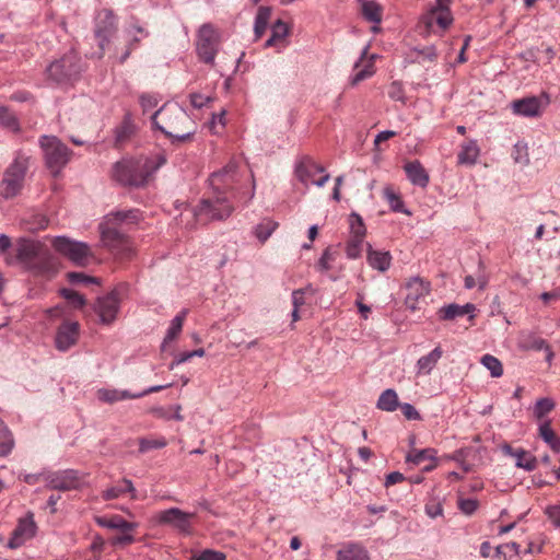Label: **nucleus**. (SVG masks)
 <instances>
[{
	"mask_svg": "<svg viewBox=\"0 0 560 560\" xmlns=\"http://www.w3.org/2000/svg\"><path fill=\"white\" fill-rule=\"evenodd\" d=\"M450 0H435V4L423 16V23L431 28L435 23L442 31L448 28L454 19L450 8Z\"/></svg>",
	"mask_w": 560,
	"mask_h": 560,
	"instance_id": "obj_15",
	"label": "nucleus"
},
{
	"mask_svg": "<svg viewBox=\"0 0 560 560\" xmlns=\"http://www.w3.org/2000/svg\"><path fill=\"white\" fill-rule=\"evenodd\" d=\"M513 457L516 458L515 465L518 468H523L527 471H532L537 467V459L525 450L518 448L513 453Z\"/></svg>",
	"mask_w": 560,
	"mask_h": 560,
	"instance_id": "obj_38",
	"label": "nucleus"
},
{
	"mask_svg": "<svg viewBox=\"0 0 560 560\" xmlns=\"http://www.w3.org/2000/svg\"><path fill=\"white\" fill-rule=\"evenodd\" d=\"M330 252H329V248L325 249L324 253L322 254L319 260H318V268L322 270V271H327L330 269V265H329V260H330Z\"/></svg>",
	"mask_w": 560,
	"mask_h": 560,
	"instance_id": "obj_64",
	"label": "nucleus"
},
{
	"mask_svg": "<svg viewBox=\"0 0 560 560\" xmlns=\"http://www.w3.org/2000/svg\"><path fill=\"white\" fill-rule=\"evenodd\" d=\"M54 248L71 262L85 267L94 258L91 247L83 242L73 241L66 236H57L52 241Z\"/></svg>",
	"mask_w": 560,
	"mask_h": 560,
	"instance_id": "obj_8",
	"label": "nucleus"
},
{
	"mask_svg": "<svg viewBox=\"0 0 560 560\" xmlns=\"http://www.w3.org/2000/svg\"><path fill=\"white\" fill-rule=\"evenodd\" d=\"M402 480H405V476L401 472L393 471L386 476L384 486L388 488L393 485L401 482Z\"/></svg>",
	"mask_w": 560,
	"mask_h": 560,
	"instance_id": "obj_61",
	"label": "nucleus"
},
{
	"mask_svg": "<svg viewBox=\"0 0 560 560\" xmlns=\"http://www.w3.org/2000/svg\"><path fill=\"white\" fill-rule=\"evenodd\" d=\"M80 325L77 322H63L56 334L55 345L60 351H67L78 341Z\"/></svg>",
	"mask_w": 560,
	"mask_h": 560,
	"instance_id": "obj_16",
	"label": "nucleus"
},
{
	"mask_svg": "<svg viewBox=\"0 0 560 560\" xmlns=\"http://www.w3.org/2000/svg\"><path fill=\"white\" fill-rule=\"evenodd\" d=\"M538 431H539V436L544 440V442L547 443L553 452L559 453L560 452V438L552 430L550 421L549 420L542 421L539 424Z\"/></svg>",
	"mask_w": 560,
	"mask_h": 560,
	"instance_id": "obj_31",
	"label": "nucleus"
},
{
	"mask_svg": "<svg viewBox=\"0 0 560 560\" xmlns=\"http://www.w3.org/2000/svg\"><path fill=\"white\" fill-rule=\"evenodd\" d=\"M513 159L515 163L528 165L529 164V155L527 145L524 143H516L513 148Z\"/></svg>",
	"mask_w": 560,
	"mask_h": 560,
	"instance_id": "obj_50",
	"label": "nucleus"
},
{
	"mask_svg": "<svg viewBox=\"0 0 560 560\" xmlns=\"http://www.w3.org/2000/svg\"><path fill=\"white\" fill-rule=\"evenodd\" d=\"M277 228L276 221L265 218L254 228V235L260 243H265Z\"/></svg>",
	"mask_w": 560,
	"mask_h": 560,
	"instance_id": "obj_34",
	"label": "nucleus"
},
{
	"mask_svg": "<svg viewBox=\"0 0 560 560\" xmlns=\"http://www.w3.org/2000/svg\"><path fill=\"white\" fill-rule=\"evenodd\" d=\"M120 308V293L113 290L107 294L100 296L93 305L94 312L98 315L103 325L113 324Z\"/></svg>",
	"mask_w": 560,
	"mask_h": 560,
	"instance_id": "obj_14",
	"label": "nucleus"
},
{
	"mask_svg": "<svg viewBox=\"0 0 560 560\" xmlns=\"http://www.w3.org/2000/svg\"><path fill=\"white\" fill-rule=\"evenodd\" d=\"M388 96L394 101L406 103L405 91L400 82L394 81L389 85Z\"/></svg>",
	"mask_w": 560,
	"mask_h": 560,
	"instance_id": "obj_54",
	"label": "nucleus"
},
{
	"mask_svg": "<svg viewBox=\"0 0 560 560\" xmlns=\"http://www.w3.org/2000/svg\"><path fill=\"white\" fill-rule=\"evenodd\" d=\"M545 513L551 521L552 525L560 528V503L547 506Z\"/></svg>",
	"mask_w": 560,
	"mask_h": 560,
	"instance_id": "obj_58",
	"label": "nucleus"
},
{
	"mask_svg": "<svg viewBox=\"0 0 560 560\" xmlns=\"http://www.w3.org/2000/svg\"><path fill=\"white\" fill-rule=\"evenodd\" d=\"M458 508L464 514L471 515L478 508V501L475 499H460Z\"/></svg>",
	"mask_w": 560,
	"mask_h": 560,
	"instance_id": "obj_59",
	"label": "nucleus"
},
{
	"mask_svg": "<svg viewBox=\"0 0 560 560\" xmlns=\"http://www.w3.org/2000/svg\"><path fill=\"white\" fill-rule=\"evenodd\" d=\"M67 279L69 282L73 283V284H79V283H83V284H90V283H97V279L94 278V277H90L83 272H68L67 273Z\"/></svg>",
	"mask_w": 560,
	"mask_h": 560,
	"instance_id": "obj_53",
	"label": "nucleus"
},
{
	"mask_svg": "<svg viewBox=\"0 0 560 560\" xmlns=\"http://www.w3.org/2000/svg\"><path fill=\"white\" fill-rule=\"evenodd\" d=\"M127 32L130 37L128 44L126 45L125 49L121 51L120 55H118V51H116V56L120 63H124L129 58L131 51L136 48V46L143 38L149 36V33L138 24L130 25Z\"/></svg>",
	"mask_w": 560,
	"mask_h": 560,
	"instance_id": "obj_22",
	"label": "nucleus"
},
{
	"mask_svg": "<svg viewBox=\"0 0 560 560\" xmlns=\"http://www.w3.org/2000/svg\"><path fill=\"white\" fill-rule=\"evenodd\" d=\"M139 102L143 112H147L158 106L160 97L158 94L143 93L139 96Z\"/></svg>",
	"mask_w": 560,
	"mask_h": 560,
	"instance_id": "obj_52",
	"label": "nucleus"
},
{
	"mask_svg": "<svg viewBox=\"0 0 560 560\" xmlns=\"http://www.w3.org/2000/svg\"><path fill=\"white\" fill-rule=\"evenodd\" d=\"M364 19L374 24L382 22V7L374 0H359Z\"/></svg>",
	"mask_w": 560,
	"mask_h": 560,
	"instance_id": "obj_32",
	"label": "nucleus"
},
{
	"mask_svg": "<svg viewBox=\"0 0 560 560\" xmlns=\"http://www.w3.org/2000/svg\"><path fill=\"white\" fill-rule=\"evenodd\" d=\"M166 440L164 438L160 439H140L139 440V452L147 453L151 450L163 448L166 446Z\"/></svg>",
	"mask_w": 560,
	"mask_h": 560,
	"instance_id": "obj_48",
	"label": "nucleus"
},
{
	"mask_svg": "<svg viewBox=\"0 0 560 560\" xmlns=\"http://www.w3.org/2000/svg\"><path fill=\"white\" fill-rule=\"evenodd\" d=\"M35 529L36 525L32 515L21 518L8 541V547L10 549L21 547L26 540L31 539L35 535Z\"/></svg>",
	"mask_w": 560,
	"mask_h": 560,
	"instance_id": "obj_17",
	"label": "nucleus"
},
{
	"mask_svg": "<svg viewBox=\"0 0 560 560\" xmlns=\"http://www.w3.org/2000/svg\"><path fill=\"white\" fill-rule=\"evenodd\" d=\"M349 224H350L351 237L364 240L365 234H366V229H365V225L363 223V219L361 218V215L358 214L357 212H352L349 215Z\"/></svg>",
	"mask_w": 560,
	"mask_h": 560,
	"instance_id": "obj_42",
	"label": "nucleus"
},
{
	"mask_svg": "<svg viewBox=\"0 0 560 560\" xmlns=\"http://www.w3.org/2000/svg\"><path fill=\"white\" fill-rule=\"evenodd\" d=\"M465 288L470 290L478 287L479 290H485L488 284V278L483 271L482 262H479V269L476 276H466L464 279Z\"/></svg>",
	"mask_w": 560,
	"mask_h": 560,
	"instance_id": "obj_41",
	"label": "nucleus"
},
{
	"mask_svg": "<svg viewBox=\"0 0 560 560\" xmlns=\"http://www.w3.org/2000/svg\"><path fill=\"white\" fill-rule=\"evenodd\" d=\"M480 154V149L477 141L469 140L462 144L460 151L457 155V162L462 165H474Z\"/></svg>",
	"mask_w": 560,
	"mask_h": 560,
	"instance_id": "obj_27",
	"label": "nucleus"
},
{
	"mask_svg": "<svg viewBox=\"0 0 560 560\" xmlns=\"http://www.w3.org/2000/svg\"><path fill=\"white\" fill-rule=\"evenodd\" d=\"M419 55L422 56L423 60L434 61L438 57L436 49L434 46H427L419 50Z\"/></svg>",
	"mask_w": 560,
	"mask_h": 560,
	"instance_id": "obj_63",
	"label": "nucleus"
},
{
	"mask_svg": "<svg viewBox=\"0 0 560 560\" xmlns=\"http://www.w3.org/2000/svg\"><path fill=\"white\" fill-rule=\"evenodd\" d=\"M425 513L429 517L435 518L443 515L442 503L438 500L429 501L424 506Z\"/></svg>",
	"mask_w": 560,
	"mask_h": 560,
	"instance_id": "obj_56",
	"label": "nucleus"
},
{
	"mask_svg": "<svg viewBox=\"0 0 560 560\" xmlns=\"http://www.w3.org/2000/svg\"><path fill=\"white\" fill-rule=\"evenodd\" d=\"M28 168V156L19 152L14 161L5 170L0 184L1 196L5 199L13 198L23 188L25 175Z\"/></svg>",
	"mask_w": 560,
	"mask_h": 560,
	"instance_id": "obj_5",
	"label": "nucleus"
},
{
	"mask_svg": "<svg viewBox=\"0 0 560 560\" xmlns=\"http://www.w3.org/2000/svg\"><path fill=\"white\" fill-rule=\"evenodd\" d=\"M404 170L407 178L412 185L421 188H425L428 186L430 182L429 173L418 160L406 163Z\"/></svg>",
	"mask_w": 560,
	"mask_h": 560,
	"instance_id": "obj_21",
	"label": "nucleus"
},
{
	"mask_svg": "<svg viewBox=\"0 0 560 560\" xmlns=\"http://www.w3.org/2000/svg\"><path fill=\"white\" fill-rule=\"evenodd\" d=\"M226 557L223 552L212 550V549H205L199 555L194 556L192 560H225Z\"/></svg>",
	"mask_w": 560,
	"mask_h": 560,
	"instance_id": "obj_55",
	"label": "nucleus"
},
{
	"mask_svg": "<svg viewBox=\"0 0 560 560\" xmlns=\"http://www.w3.org/2000/svg\"><path fill=\"white\" fill-rule=\"evenodd\" d=\"M60 294L74 308H82L85 305V303H86L85 298L82 294H80L79 292H77V291H74L72 289L63 288V289L60 290Z\"/></svg>",
	"mask_w": 560,
	"mask_h": 560,
	"instance_id": "obj_46",
	"label": "nucleus"
},
{
	"mask_svg": "<svg viewBox=\"0 0 560 560\" xmlns=\"http://www.w3.org/2000/svg\"><path fill=\"white\" fill-rule=\"evenodd\" d=\"M337 560H371L368 549L360 542L350 541L337 551Z\"/></svg>",
	"mask_w": 560,
	"mask_h": 560,
	"instance_id": "obj_23",
	"label": "nucleus"
},
{
	"mask_svg": "<svg viewBox=\"0 0 560 560\" xmlns=\"http://www.w3.org/2000/svg\"><path fill=\"white\" fill-rule=\"evenodd\" d=\"M399 406L398 396L394 389L384 390L376 402V407L384 411H395Z\"/></svg>",
	"mask_w": 560,
	"mask_h": 560,
	"instance_id": "obj_35",
	"label": "nucleus"
},
{
	"mask_svg": "<svg viewBox=\"0 0 560 560\" xmlns=\"http://www.w3.org/2000/svg\"><path fill=\"white\" fill-rule=\"evenodd\" d=\"M400 409H401L402 415L408 420H419L421 418L418 410L411 404L405 402V404L400 405Z\"/></svg>",
	"mask_w": 560,
	"mask_h": 560,
	"instance_id": "obj_60",
	"label": "nucleus"
},
{
	"mask_svg": "<svg viewBox=\"0 0 560 560\" xmlns=\"http://www.w3.org/2000/svg\"><path fill=\"white\" fill-rule=\"evenodd\" d=\"M82 71L81 60L77 52L69 51L47 68L48 78L57 84L75 80Z\"/></svg>",
	"mask_w": 560,
	"mask_h": 560,
	"instance_id": "obj_6",
	"label": "nucleus"
},
{
	"mask_svg": "<svg viewBox=\"0 0 560 560\" xmlns=\"http://www.w3.org/2000/svg\"><path fill=\"white\" fill-rule=\"evenodd\" d=\"M140 212L138 210H119L112 212L105 217V221L118 226L122 222H136L139 220Z\"/></svg>",
	"mask_w": 560,
	"mask_h": 560,
	"instance_id": "obj_33",
	"label": "nucleus"
},
{
	"mask_svg": "<svg viewBox=\"0 0 560 560\" xmlns=\"http://www.w3.org/2000/svg\"><path fill=\"white\" fill-rule=\"evenodd\" d=\"M14 446V439L9 430V428L4 424V422L0 419V456H7L11 453Z\"/></svg>",
	"mask_w": 560,
	"mask_h": 560,
	"instance_id": "obj_37",
	"label": "nucleus"
},
{
	"mask_svg": "<svg viewBox=\"0 0 560 560\" xmlns=\"http://www.w3.org/2000/svg\"><path fill=\"white\" fill-rule=\"evenodd\" d=\"M324 172H325L324 167L320 166L319 164H317L314 160H312L310 158H304L295 166L296 177L305 186H307L308 184H312V180H314V177L316 174L324 173Z\"/></svg>",
	"mask_w": 560,
	"mask_h": 560,
	"instance_id": "obj_20",
	"label": "nucleus"
},
{
	"mask_svg": "<svg viewBox=\"0 0 560 560\" xmlns=\"http://www.w3.org/2000/svg\"><path fill=\"white\" fill-rule=\"evenodd\" d=\"M101 240L103 244L118 255L130 257L132 246L128 236L118 226L104 221L100 224Z\"/></svg>",
	"mask_w": 560,
	"mask_h": 560,
	"instance_id": "obj_10",
	"label": "nucleus"
},
{
	"mask_svg": "<svg viewBox=\"0 0 560 560\" xmlns=\"http://www.w3.org/2000/svg\"><path fill=\"white\" fill-rule=\"evenodd\" d=\"M555 408V402L550 398H540L536 401L534 407V415L537 419H542Z\"/></svg>",
	"mask_w": 560,
	"mask_h": 560,
	"instance_id": "obj_47",
	"label": "nucleus"
},
{
	"mask_svg": "<svg viewBox=\"0 0 560 560\" xmlns=\"http://www.w3.org/2000/svg\"><path fill=\"white\" fill-rule=\"evenodd\" d=\"M97 398L101 401H104L107 404H114V402H117L120 400L141 398V395L132 394L129 390H120V389H115V388H101L97 390Z\"/></svg>",
	"mask_w": 560,
	"mask_h": 560,
	"instance_id": "obj_26",
	"label": "nucleus"
},
{
	"mask_svg": "<svg viewBox=\"0 0 560 560\" xmlns=\"http://www.w3.org/2000/svg\"><path fill=\"white\" fill-rule=\"evenodd\" d=\"M374 73V67L372 62H369L364 68L359 69L350 80L351 85H357L361 81L370 78Z\"/></svg>",
	"mask_w": 560,
	"mask_h": 560,
	"instance_id": "obj_51",
	"label": "nucleus"
},
{
	"mask_svg": "<svg viewBox=\"0 0 560 560\" xmlns=\"http://www.w3.org/2000/svg\"><path fill=\"white\" fill-rule=\"evenodd\" d=\"M271 34L273 35V38L281 40L288 36L289 27L284 22L278 20L271 27Z\"/></svg>",
	"mask_w": 560,
	"mask_h": 560,
	"instance_id": "obj_57",
	"label": "nucleus"
},
{
	"mask_svg": "<svg viewBox=\"0 0 560 560\" xmlns=\"http://www.w3.org/2000/svg\"><path fill=\"white\" fill-rule=\"evenodd\" d=\"M221 37L219 31L211 24H202L197 32L196 51L199 59L210 66L214 65Z\"/></svg>",
	"mask_w": 560,
	"mask_h": 560,
	"instance_id": "obj_7",
	"label": "nucleus"
},
{
	"mask_svg": "<svg viewBox=\"0 0 560 560\" xmlns=\"http://www.w3.org/2000/svg\"><path fill=\"white\" fill-rule=\"evenodd\" d=\"M481 364L489 370L492 377H500L503 374V366L501 361L492 354H485L481 360Z\"/></svg>",
	"mask_w": 560,
	"mask_h": 560,
	"instance_id": "obj_43",
	"label": "nucleus"
},
{
	"mask_svg": "<svg viewBox=\"0 0 560 560\" xmlns=\"http://www.w3.org/2000/svg\"><path fill=\"white\" fill-rule=\"evenodd\" d=\"M125 493H129L132 500L137 499V490L130 479L124 478L121 485L110 487L106 489L102 497L104 500H114L121 497Z\"/></svg>",
	"mask_w": 560,
	"mask_h": 560,
	"instance_id": "obj_28",
	"label": "nucleus"
},
{
	"mask_svg": "<svg viewBox=\"0 0 560 560\" xmlns=\"http://www.w3.org/2000/svg\"><path fill=\"white\" fill-rule=\"evenodd\" d=\"M96 523L102 527L119 529L122 533L132 532L137 527L136 523L127 522L120 515H114L112 517H97Z\"/></svg>",
	"mask_w": 560,
	"mask_h": 560,
	"instance_id": "obj_30",
	"label": "nucleus"
},
{
	"mask_svg": "<svg viewBox=\"0 0 560 560\" xmlns=\"http://www.w3.org/2000/svg\"><path fill=\"white\" fill-rule=\"evenodd\" d=\"M442 354L441 347H435L429 354L421 357L417 361V374H430L442 358Z\"/></svg>",
	"mask_w": 560,
	"mask_h": 560,
	"instance_id": "obj_29",
	"label": "nucleus"
},
{
	"mask_svg": "<svg viewBox=\"0 0 560 560\" xmlns=\"http://www.w3.org/2000/svg\"><path fill=\"white\" fill-rule=\"evenodd\" d=\"M363 241L362 238L350 237L346 246L348 258L355 259L361 255Z\"/></svg>",
	"mask_w": 560,
	"mask_h": 560,
	"instance_id": "obj_49",
	"label": "nucleus"
},
{
	"mask_svg": "<svg viewBox=\"0 0 560 560\" xmlns=\"http://www.w3.org/2000/svg\"><path fill=\"white\" fill-rule=\"evenodd\" d=\"M476 306L471 303H467L465 305H458L455 303L445 305L439 310V316L443 320H453L456 317L464 316L469 314V319L471 320L475 315Z\"/></svg>",
	"mask_w": 560,
	"mask_h": 560,
	"instance_id": "obj_24",
	"label": "nucleus"
},
{
	"mask_svg": "<svg viewBox=\"0 0 560 560\" xmlns=\"http://www.w3.org/2000/svg\"><path fill=\"white\" fill-rule=\"evenodd\" d=\"M511 107L515 115L532 118L541 115L544 104L540 97L529 96L513 101Z\"/></svg>",
	"mask_w": 560,
	"mask_h": 560,
	"instance_id": "obj_18",
	"label": "nucleus"
},
{
	"mask_svg": "<svg viewBox=\"0 0 560 560\" xmlns=\"http://www.w3.org/2000/svg\"><path fill=\"white\" fill-rule=\"evenodd\" d=\"M271 16V9L269 7H260L255 18L254 32L256 38H260L265 33L269 19Z\"/></svg>",
	"mask_w": 560,
	"mask_h": 560,
	"instance_id": "obj_36",
	"label": "nucleus"
},
{
	"mask_svg": "<svg viewBox=\"0 0 560 560\" xmlns=\"http://www.w3.org/2000/svg\"><path fill=\"white\" fill-rule=\"evenodd\" d=\"M210 101L209 97L203 96L198 93H194L190 95V103L195 108L203 107Z\"/></svg>",
	"mask_w": 560,
	"mask_h": 560,
	"instance_id": "obj_62",
	"label": "nucleus"
},
{
	"mask_svg": "<svg viewBox=\"0 0 560 560\" xmlns=\"http://www.w3.org/2000/svg\"><path fill=\"white\" fill-rule=\"evenodd\" d=\"M16 258L35 275L47 276L57 271V261L43 243L20 238L16 243Z\"/></svg>",
	"mask_w": 560,
	"mask_h": 560,
	"instance_id": "obj_3",
	"label": "nucleus"
},
{
	"mask_svg": "<svg viewBox=\"0 0 560 560\" xmlns=\"http://www.w3.org/2000/svg\"><path fill=\"white\" fill-rule=\"evenodd\" d=\"M117 33V20L114 13L109 10H103L96 21L95 37L101 50L100 57H103L105 50L109 47L110 40Z\"/></svg>",
	"mask_w": 560,
	"mask_h": 560,
	"instance_id": "obj_13",
	"label": "nucleus"
},
{
	"mask_svg": "<svg viewBox=\"0 0 560 560\" xmlns=\"http://www.w3.org/2000/svg\"><path fill=\"white\" fill-rule=\"evenodd\" d=\"M237 180V164L229 162L222 170L213 172L209 177L212 195L205 198L195 209V215L199 221L224 220L229 218L234 208L230 203L226 192Z\"/></svg>",
	"mask_w": 560,
	"mask_h": 560,
	"instance_id": "obj_1",
	"label": "nucleus"
},
{
	"mask_svg": "<svg viewBox=\"0 0 560 560\" xmlns=\"http://www.w3.org/2000/svg\"><path fill=\"white\" fill-rule=\"evenodd\" d=\"M84 476L75 469L47 471L45 475L46 487L51 490L70 491L79 489Z\"/></svg>",
	"mask_w": 560,
	"mask_h": 560,
	"instance_id": "obj_12",
	"label": "nucleus"
},
{
	"mask_svg": "<svg viewBox=\"0 0 560 560\" xmlns=\"http://www.w3.org/2000/svg\"><path fill=\"white\" fill-rule=\"evenodd\" d=\"M383 195L394 212L408 213V211L404 208V202L400 196L397 195L392 187H385L383 189Z\"/></svg>",
	"mask_w": 560,
	"mask_h": 560,
	"instance_id": "obj_44",
	"label": "nucleus"
},
{
	"mask_svg": "<svg viewBox=\"0 0 560 560\" xmlns=\"http://www.w3.org/2000/svg\"><path fill=\"white\" fill-rule=\"evenodd\" d=\"M40 147L44 151V156L47 167L56 175L69 162L71 151L58 138L43 136L40 139Z\"/></svg>",
	"mask_w": 560,
	"mask_h": 560,
	"instance_id": "obj_9",
	"label": "nucleus"
},
{
	"mask_svg": "<svg viewBox=\"0 0 560 560\" xmlns=\"http://www.w3.org/2000/svg\"><path fill=\"white\" fill-rule=\"evenodd\" d=\"M196 513L184 512L178 508H170L158 512L154 520L159 525H167L183 535H191L192 520Z\"/></svg>",
	"mask_w": 560,
	"mask_h": 560,
	"instance_id": "obj_11",
	"label": "nucleus"
},
{
	"mask_svg": "<svg viewBox=\"0 0 560 560\" xmlns=\"http://www.w3.org/2000/svg\"><path fill=\"white\" fill-rule=\"evenodd\" d=\"M368 262L373 268L381 272L386 271L392 261L389 252L374 250L370 244H368Z\"/></svg>",
	"mask_w": 560,
	"mask_h": 560,
	"instance_id": "obj_25",
	"label": "nucleus"
},
{
	"mask_svg": "<svg viewBox=\"0 0 560 560\" xmlns=\"http://www.w3.org/2000/svg\"><path fill=\"white\" fill-rule=\"evenodd\" d=\"M186 314H187V311L183 310L179 314H177L173 318V320L171 322V325L167 329L163 345L173 341L180 334Z\"/></svg>",
	"mask_w": 560,
	"mask_h": 560,
	"instance_id": "obj_39",
	"label": "nucleus"
},
{
	"mask_svg": "<svg viewBox=\"0 0 560 560\" xmlns=\"http://www.w3.org/2000/svg\"><path fill=\"white\" fill-rule=\"evenodd\" d=\"M159 166L149 158L121 160L113 167V178L124 186L139 187Z\"/></svg>",
	"mask_w": 560,
	"mask_h": 560,
	"instance_id": "obj_4",
	"label": "nucleus"
},
{
	"mask_svg": "<svg viewBox=\"0 0 560 560\" xmlns=\"http://www.w3.org/2000/svg\"><path fill=\"white\" fill-rule=\"evenodd\" d=\"M434 454H435V451L432 448H424V450H419V451L416 450L407 455L406 460H407V463H412L415 465H421L425 460H430V462L434 460L435 459Z\"/></svg>",
	"mask_w": 560,
	"mask_h": 560,
	"instance_id": "obj_45",
	"label": "nucleus"
},
{
	"mask_svg": "<svg viewBox=\"0 0 560 560\" xmlns=\"http://www.w3.org/2000/svg\"><path fill=\"white\" fill-rule=\"evenodd\" d=\"M406 304L411 310H416L418 301L428 295L430 291L429 283L418 277L410 279L406 284Z\"/></svg>",
	"mask_w": 560,
	"mask_h": 560,
	"instance_id": "obj_19",
	"label": "nucleus"
},
{
	"mask_svg": "<svg viewBox=\"0 0 560 560\" xmlns=\"http://www.w3.org/2000/svg\"><path fill=\"white\" fill-rule=\"evenodd\" d=\"M151 121L172 143L190 140L197 131V124L177 104H164L151 116Z\"/></svg>",
	"mask_w": 560,
	"mask_h": 560,
	"instance_id": "obj_2",
	"label": "nucleus"
},
{
	"mask_svg": "<svg viewBox=\"0 0 560 560\" xmlns=\"http://www.w3.org/2000/svg\"><path fill=\"white\" fill-rule=\"evenodd\" d=\"M0 127H3L13 132L20 130V122L18 117L8 107L0 106Z\"/></svg>",
	"mask_w": 560,
	"mask_h": 560,
	"instance_id": "obj_40",
	"label": "nucleus"
}]
</instances>
